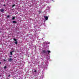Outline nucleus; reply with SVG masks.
<instances>
[{
	"instance_id": "nucleus-1",
	"label": "nucleus",
	"mask_w": 79,
	"mask_h": 79,
	"mask_svg": "<svg viewBox=\"0 0 79 79\" xmlns=\"http://www.w3.org/2000/svg\"><path fill=\"white\" fill-rule=\"evenodd\" d=\"M42 53L46 55L47 54V51H45V50H43L42 51Z\"/></svg>"
},
{
	"instance_id": "nucleus-2",
	"label": "nucleus",
	"mask_w": 79,
	"mask_h": 79,
	"mask_svg": "<svg viewBox=\"0 0 79 79\" xmlns=\"http://www.w3.org/2000/svg\"><path fill=\"white\" fill-rule=\"evenodd\" d=\"M44 18L45 19L46 21L48 20V17L47 16H44Z\"/></svg>"
},
{
	"instance_id": "nucleus-3",
	"label": "nucleus",
	"mask_w": 79,
	"mask_h": 79,
	"mask_svg": "<svg viewBox=\"0 0 79 79\" xmlns=\"http://www.w3.org/2000/svg\"><path fill=\"white\" fill-rule=\"evenodd\" d=\"M12 60H13V59L12 58H10L8 60V61H10V62H11L12 61Z\"/></svg>"
},
{
	"instance_id": "nucleus-4",
	"label": "nucleus",
	"mask_w": 79,
	"mask_h": 79,
	"mask_svg": "<svg viewBox=\"0 0 79 79\" xmlns=\"http://www.w3.org/2000/svg\"><path fill=\"white\" fill-rule=\"evenodd\" d=\"M0 11H1V12H3L5 11V10H4V9H0Z\"/></svg>"
},
{
	"instance_id": "nucleus-5",
	"label": "nucleus",
	"mask_w": 79,
	"mask_h": 79,
	"mask_svg": "<svg viewBox=\"0 0 79 79\" xmlns=\"http://www.w3.org/2000/svg\"><path fill=\"white\" fill-rule=\"evenodd\" d=\"M47 52H48V54H49L50 53H51V52L50 51L48 50L47 51Z\"/></svg>"
},
{
	"instance_id": "nucleus-6",
	"label": "nucleus",
	"mask_w": 79,
	"mask_h": 79,
	"mask_svg": "<svg viewBox=\"0 0 79 79\" xmlns=\"http://www.w3.org/2000/svg\"><path fill=\"white\" fill-rule=\"evenodd\" d=\"M12 23H17V22L16 21H13Z\"/></svg>"
},
{
	"instance_id": "nucleus-7",
	"label": "nucleus",
	"mask_w": 79,
	"mask_h": 79,
	"mask_svg": "<svg viewBox=\"0 0 79 79\" xmlns=\"http://www.w3.org/2000/svg\"><path fill=\"white\" fill-rule=\"evenodd\" d=\"M15 44H16V45H17V44H18V42L17 41H15Z\"/></svg>"
},
{
	"instance_id": "nucleus-8",
	"label": "nucleus",
	"mask_w": 79,
	"mask_h": 79,
	"mask_svg": "<svg viewBox=\"0 0 79 79\" xmlns=\"http://www.w3.org/2000/svg\"><path fill=\"white\" fill-rule=\"evenodd\" d=\"M12 53L13 52H10V55H12Z\"/></svg>"
},
{
	"instance_id": "nucleus-9",
	"label": "nucleus",
	"mask_w": 79,
	"mask_h": 79,
	"mask_svg": "<svg viewBox=\"0 0 79 79\" xmlns=\"http://www.w3.org/2000/svg\"><path fill=\"white\" fill-rule=\"evenodd\" d=\"M15 19V17H13L12 18V20H14Z\"/></svg>"
},
{
	"instance_id": "nucleus-10",
	"label": "nucleus",
	"mask_w": 79,
	"mask_h": 79,
	"mask_svg": "<svg viewBox=\"0 0 79 79\" xmlns=\"http://www.w3.org/2000/svg\"><path fill=\"white\" fill-rule=\"evenodd\" d=\"M14 40L15 41H17V40L15 38H14Z\"/></svg>"
},
{
	"instance_id": "nucleus-11",
	"label": "nucleus",
	"mask_w": 79,
	"mask_h": 79,
	"mask_svg": "<svg viewBox=\"0 0 79 79\" xmlns=\"http://www.w3.org/2000/svg\"><path fill=\"white\" fill-rule=\"evenodd\" d=\"M15 6V4H14L12 6V7H14V6Z\"/></svg>"
},
{
	"instance_id": "nucleus-12",
	"label": "nucleus",
	"mask_w": 79,
	"mask_h": 79,
	"mask_svg": "<svg viewBox=\"0 0 79 79\" xmlns=\"http://www.w3.org/2000/svg\"><path fill=\"white\" fill-rule=\"evenodd\" d=\"M34 72H35V73H36L37 72V70H35L34 71Z\"/></svg>"
},
{
	"instance_id": "nucleus-13",
	"label": "nucleus",
	"mask_w": 79,
	"mask_h": 79,
	"mask_svg": "<svg viewBox=\"0 0 79 79\" xmlns=\"http://www.w3.org/2000/svg\"><path fill=\"white\" fill-rule=\"evenodd\" d=\"M4 69H6V66H5L4 67Z\"/></svg>"
},
{
	"instance_id": "nucleus-14",
	"label": "nucleus",
	"mask_w": 79,
	"mask_h": 79,
	"mask_svg": "<svg viewBox=\"0 0 79 79\" xmlns=\"http://www.w3.org/2000/svg\"><path fill=\"white\" fill-rule=\"evenodd\" d=\"M10 15H8L7 16V18H9L10 17Z\"/></svg>"
},
{
	"instance_id": "nucleus-15",
	"label": "nucleus",
	"mask_w": 79,
	"mask_h": 79,
	"mask_svg": "<svg viewBox=\"0 0 79 79\" xmlns=\"http://www.w3.org/2000/svg\"><path fill=\"white\" fill-rule=\"evenodd\" d=\"M3 6H6V5L5 4H4L3 5Z\"/></svg>"
},
{
	"instance_id": "nucleus-16",
	"label": "nucleus",
	"mask_w": 79,
	"mask_h": 79,
	"mask_svg": "<svg viewBox=\"0 0 79 79\" xmlns=\"http://www.w3.org/2000/svg\"><path fill=\"white\" fill-rule=\"evenodd\" d=\"M11 52L13 53V52H15V51H12Z\"/></svg>"
},
{
	"instance_id": "nucleus-17",
	"label": "nucleus",
	"mask_w": 79,
	"mask_h": 79,
	"mask_svg": "<svg viewBox=\"0 0 79 79\" xmlns=\"http://www.w3.org/2000/svg\"><path fill=\"white\" fill-rule=\"evenodd\" d=\"M3 60L4 61H6V60Z\"/></svg>"
},
{
	"instance_id": "nucleus-18",
	"label": "nucleus",
	"mask_w": 79,
	"mask_h": 79,
	"mask_svg": "<svg viewBox=\"0 0 79 79\" xmlns=\"http://www.w3.org/2000/svg\"><path fill=\"white\" fill-rule=\"evenodd\" d=\"M9 57H10V58H11V57H12V56H10Z\"/></svg>"
},
{
	"instance_id": "nucleus-19",
	"label": "nucleus",
	"mask_w": 79,
	"mask_h": 79,
	"mask_svg": "<svg viewBox=\"0 0 79 79\" xmlns=\"http://www.w3.org/2000/svg\"><path fill=\"white\" fill-rule=\"evenodd\" d=\"M10 77V75H8V77Z\"/></svg>"
},
{
	"instance_id": "nucleus-20",
	"label": "nucleus",
	"mask_w": 79,
	"mask_h": 79,
	"mask_svg": "<svg viewBox=\"0 0 79 79\" xmlns=\"http://www.w3.org/2000/svg\"><path fill=\"white\" fill-rule=\"evenodd\" d=\"M39 12L40 14V11H39Z\"/></svg>"
},
{
	"instance_id": "nucleus-21",
	"label": "nucleus",
	"mask_w": 79,
	"mask_h": 79,
	"mask_svg": "<svg viewBox=\"0 0 79 79\" xmlns=\"http://www.w3.org/2000/svg\"><path fill=\"white\" fill-rule=\"evenodd\" d=\"M0 64H1V62H0Z\"/></svg>"
}]
</instances>
